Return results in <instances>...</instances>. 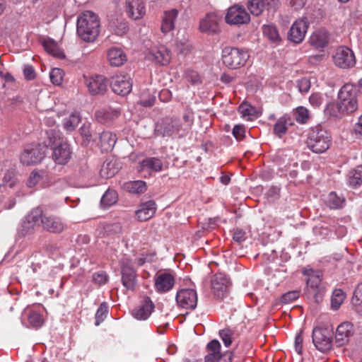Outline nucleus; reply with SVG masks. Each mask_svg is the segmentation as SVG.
<instances>
[{
    "mask_svg": "<svg viewBox=\"0 0 362 362\" xmlns=\"http://www.w3.org/2000/svg\"><path fill=\"white\" fill-rule=\"evenodd\" d=\"M292 125H293V122L291 117L284 115L276 119L273 127V133L276 136L281 139L286 134L289 126Z\"/></svg>",
    "mask_w": 362,
    "mask_h": 362,
    "instance_id": "30",
    "label": "nucleus"
},
{
    "mask_svg": "<svg viewBox=\"0 0 362 362\" xmlns=\"http://www.w3.org/2000/svg\"><path fill=\"white\" fill-rule=\"evenodd\" d=\"M359 94L360 90L357 86L350 83L344 84L338 93L337 107L339 112L348 115L356 111Z\"/></svg>",
    "mask_w": 362,
    "mask_h": 362,
    "instance_id": "3",
    "label": "nucleus"
},
{
    "mask_svg": "<svg viewBox=\"0 0 362 362\" xmlns=\"http://www.w3.org/2000/svg\"><path fill=\"white\" fill-rule=\"evenodd\" d=\"M177 120L173 119L170 123L166 124L164 127V134L167 136H170L174 133H177Z\"/></svg>",
    "mask_w": 362,
    "mask_h": 362,
    "instance_id": "52",
    "label": "nucleus"
},
{
    "mask_svg": "<svg viewBox=\"0 0 362 362\" xmlns=\"http://www.w3.org/2000/svg\"><path fill=\"white\" fill-rule=\"evenodd\" d=\"M293 117L300 124H306L310 119L308 109L303 106H299L293 110Z\"/></svg>",
    "mask_w": 362,
    "mask_h": 362,
    "instance_id": "40",
    "label": "nucleus"
},
{
    "mask_svg": "<svg viewBox=\"0 0 362 362\" xmlns=\"http://www.w3.org/2000/svg\"><path fill=\"white\" fill-rule=\"evenodd\" d=\"M41 226L45 230L56 234L62 233L66 228V225L61 217L47 214L44 215L41 220Z\"/></svg>",
    "mask_w": 362,
    "mask_h": 362,
    "instance_id": "18",
    "label": "nucleus"
},
{
    "mask_svg": "<svg viewBox=\"0 0 362 362\" xmlns=\"http://www.w3.org/2000/svg\"><path fill=\"white\" fill-rule=\"evenodd\" d=\"M290 6L295 10H299L304 7L306 0H288Z\"/></svg>",
    "mask_w": 362,
    "mask_h": 362,
    "instance_id": "62",
    "label": "nucleus"
},
{
    "mask_svg": "<svg viewBox=\"0 0 362 362\" xmlns=\"http://www.w3.org/2000/svg\"><path fill=\"white\" fill-rule=\"evenodd\" d=\"M300 296V291L298 290L291 291L284 293L279 301L281 304H288L297 300Z\"/></svg>",
    "mask_w": 362,
    "mask_h": 362,
    "instance_id": "44",
    "label": "nucleus"
},
{
    "mask_svg": "<svg viewBox=\"0 0 362 362\" xmlns=\"http://www.w3.org/2000/svg\"><path fill=\"white\" fill-rule=\"evenodd\" d=\"M344 298L345 295L341 290H334L331 298V306L332 309L337 310L343 303Z\"/></svg>",
    "mask_w": 362,
    "mask_h": 362,
    "instance_id": "42",
    "label": "nucleus"
},
{
    "mask_svg": "<svg viewBox=\"0 0 362 362\" xmlns=\"http://www.w3.org/2000/svg\"><path fill=\"white\" fill-rule=\"evenodd\" d=\"M146 57L149 60L162 66L168 65L171 59L170 52L163 45L148 49Z\"/></svg>",
    "mask_w": 362,
    "mask_h": 362,
    "instance_id": "20",
    "label": "nucleus"
},
{
    "mask_svg": "<svg viewBox=\"0 0 362 362\" xmlns=\"http://www.w3.org/2000/svg\"><path fill=\"white\" fill-rule=\"evenodd\" d=\"M44 215L46 214H43V211L40 206L32 209L23 221L19 233L22 235H26L33 230L35 226H41V220Z\"/></svg>",
    "mask_w": 362,
    "mask_h": 362,
    "instance_id": "11",
    "label": "nucleus"
},
{
    "mask_svg": "<svg viewBox=\"0 0 362 362\" xmlns=\"http://www.w3.org/2000/svg\"><path fill=\"white\" fill-rule=\"evenodd\" d=\"M349 185L353 187H357L362 185V171L354 170L351 173L349 177Z\"/></svg>",
    "mask_w": 362,
    "mask_h": 362,
    "instance_id": "46",
    "label": "nucleus"
},
{
    "mask_svg": "<svg viewBox=\"0 0 362 362\" xmlns=\"http://www.w3.org/2000/svg\"><path fill=\"white\" fill-rule=\"evenodd\" d=\"M263 35L272 42H279L281 37L274 25H264L262 26Z\"/></svg>",
    "mask_w": 362,
    "mask_h": 362,
    "instance_id": "38",
    "label": "nucleus"
},
{
    "mask_svg": "<svg viewBox=\"0 0 362 362\" xmlns=\"http://www.w3.org/2000/svg\"><path fill=\"white\" fill-rule=\"evenodd\" d=\"M94 281L99 284H105L107 281V276L104 272L93 274Z\"/></svg>",
    "mask_w": 362,
    "mask_h": 362,
    "instance_id": "61",
    "label": "nucleus"
},
{
    "mask_svg": "<svg viewBox=\"0 0 362 362\" xmlns=\"http://www.w3.org/2000/svg\"><path fill=\"white\" fill-rule=\"evenodd\" d=\"M79 131L81 136L83 139V142L86 143V144H88L90 141L92 137L90 124H83Z\"/></svg>",
    "mask_w": 362,
    "mask_h": 362,
    "instance_id": "49",
    "label": "nucleus"
},
{
    "mask_svg": "<svg viewBox=\"0 0 362 362\" xmlns=\"http://www.w3.org/2000/svg\"><path fill=\"white\" fill-rule=\"evenodd\" d=\"M23 74L27 80H33L35 77V70L30 65H27L24 67Z\"/></svg>",
    "mask_w": 362,
    "mask_h": 362,
    "instance_id": "59",
    "label": "nucleus"
},
{
    "mask_svg": "<svg viewBox=\"0 0 362 362\" xmlns=\"http://www.w3.org/2000/svg\"><path fill=\"white\" fill-rule=\"evenodd\" d=\"M298 87L301 93H307L310 88V83L306 78H302L298 81Z\"/></svg>",
    "mask_w": 362,
    "mask_h": 362,
    "instance_id": "60",
    "label": "nucleus"
},
{
    "mask_svg": "<svg viewBox=\"0 0 362 362\" xmlns=\"http://www.w3.org/2000/svg\"><path fill=\"white\" fill-rule=\"evenodd\" d=\"M108 313V305L106 303H102L95 313V325H99L106 317Z\"/></svg>",
    "mask_w": 362,
    "mask_h": 362,
    "instance_id": "45",
    "label": "nucleus"
},
{
    "mask_svg": "<svg viewBox=\"0 0 362 362\" xmlns=\"http://www.w3.org/2000/svg\"><path fill=\"white\" fill-rule=\"evenodd\" d=\"M239 111L243 117H247L248 119H251V117L254 115L255 109L248 104L242 103L239 106Z\"/></svg>",
    "mask_w": 362,
    "mask_h": 362,
    "instance_id": "50",
    "label": "nucleus"
},
{
    "mask_svg": "<svg viewBox=\"0 0 362 362\" xmlns=\"http://www.w3.org/2000/svg\"><path fill=\"white\" fill-rule=\"evenodd\" d=\"M107 59L111 66H120L127 61L125 52L119 47H110L107 52Z\"/></svg>",
    "mask_w": 362,
    "mask_h": 362,
    "instance_id": "29",
    "label": "nucleus"
},
{
    "mask_svg": "<svg viewBox=\"0 0 362 362\" xmlns=\"http://www.w3.org/2000/svg\"><path fill=\"white\" fill-rule=\"evenodd\" d=\"M42 45L46 52L49 54L59 59L64 58V53L53 40H45Z\"/></svg>",
    "mask_w": 362,
    "mask_h": 362,
    "instance_id": "36",
    "label": "nucleus"
},
{
    "mask_svg": "<svg viewBox=\"0 0 362 362\" xmlns=\"http://www.w3.org/2000/svg\"><path fill=\"white\" fill-rule=\"evenodd\" d=\"M156 252L152 249H142L140 250L139 257H137V266H142L146 263L153 261Z\"/></svg>",
    "mask_w": 362,
    "mask_h": 362,
    "instance_id": "39",
    "label": "nucleus"
},
{
    "mask_svg": "<svg viewBox=\"0 0 362 362\" xmlns=\"http://www.w3.org/2000/svg\"><path fill=\"white\" fill-rule=\"evenodd\" d=\"M307 286L315 295L320 293L322 290L320 275L319 274H315L313 272H312V274H309Z\"/></svg>",
    "mask_w": 362,
    "mask_h": 362,
    "instance_id": "37",
    "label": "nucleus"
},
{
    "mask_svg": "<svg viewBox=\"0 0 362 362\" xmlns=\"http://www.w3.org/2000/svg\"><path fill=\"white\" fill-rule=\"evenodd\" d=\"M225 21L230 25H242L248 23L250 17L244 7L234 5L228 9Z\"/></svg>",
    "mask_w": 362,
    "mask_h": 362,
    "instance_id": "13",
    "label": "nucleus"
},
{
    "mask_svg": "<svg viewBox=\"0 0 362 362\" xmlns=\"http://www.w3.org/2000/svg\"><path fill=\"white\" fill-rule=\"evenodd\" d=\"M230 284V279L225 274H216L211 279L214 295L218 298H223L228 293Z\"/></svg>",
    "mask_w": 362,
    "mask_h": 362,
    "instance_id": "16",
    "label": "nucleus"
},
{
    "mask_svg": "<svg viewBox=\"0 0 362 362\" xmlns=\"http://www.w3.org/2000/svg\"><path fill=\"white\" fill-rule=\"evenodd\" d=\"M46 176V172L33 170L27 181V185L29 187H35L44 177Z\"/></svg>",
    "mask_w": 362,
    "mask_h": 362,
    "instance_id": "43",
    "label": "nucleus"
},
{
    "mask_svg": "<svg viewBox=\"0 0 362 362\" xmlns=\"http://www.w3.org/2000/svg\"><path fill=\"white\" fill-rule=\"evenodd\" d=\"M325 203L331 209H338L345 205L346 199L343 196L338 195L335 192H331L325 199Z\"/></svg>",
    "mask_w": 362,
    "mask_h": 362,
    "instance_id": "34",
    "label": "nucleus"
},
{
    "mask_svg": "<svg viewBox=\"0 0 362 362\" xmlns=\"http://www.w3.org/2000/svg\"><path fill=\"white\" fill-rule=\"evenodd\" d=\"M233 335V332L229 328H225L219 331V336L226 347L231 345Z\"/></svg>",
    "mask_w": 362,
    "mask_h": 362,
    "instance_id": "48",
    "label": "nucleus"
},
{
    "mask_svg": "<svg viewBox=\"0 0 362 362\" xmlns=\"http://www.w3.org/2000/svg\"><path fill=\"white\" fill-rule=\"evenodd\" d=\"M279 4V0H249L247 7L252 15L258 16L264 10L275 12Z\"/></svg>",
    "mask_w": 362,
    "mask_h": 362,
    "instance_id": "15",
    "label": "nucleus"
},
{
    "mask_svg": "<svg viewBox=\"0 0 362 362\" xmlns=\"http://www.w3.org/2000/svg\"><path fill=\"white\" fill-rule=\"evenodd\" d=\"M85 83L90 94L93 95H103L107 90V80L101 75H95L89 77L83 76Z\"/></svg>",
    "mask_w": 362,
    "mask_h": 362,
    "instance_id": "17",
    "label": "nucleus"
},
{
    "mask_svg": "<svg viewBox=\"0 0 362 362\" xmlns=\"http://www.w3.org/2000/svg\"><path fill=\"white\" fill-rule=\"evenodd\" d=\"M47 147L41 144H28L20 155V161L23 165H36L45 156Z\"/></svg>",
    "mask_w": 362,
    "mask_h": 362,
    "instance_id": "8",
    "label": "nucleus"
},
{
    "mask_svg": "<svg viewBox=\"0 0 362 362\" xmlns=\"http://www.w3.org/2000/svg\"><path fill=\"white\" fill-rule=\"evenodd\" d=\"M334 64L341 69H350L356 64V57L353 51L346 46L337 47L333 55Z\"/></svg>",
    "mask_w": 362,
    "mask_h": 362,
    "instance_id": "10",
    "label": "nucleus"
},
{
    "mask_svg": "<svg viewBox=\"0 0 362 362\" xmlns=\"http://www.w3.org/2000/svg\"><path fill=\"white\" fill-rule=\"evenodd\" d=\"M81 120L80 113L76 111L72 112L63 119L62 125L66 131L72 132L76 128Z\"/></svg>",
    "mask_w": 362,
    "mask_h": 362,
    "instance_id": "35",
    "label": "nucleus"
},
{
    "mask_svg": "<svg viewBox=\"0 0 362 362\" xmlns=\"http://www.w3.org/2000/svg\"><path fill=\"white\" fill-rule=\"evenodd\" d=\"M146 14V6L144 2L137 0V19L142 18Z\"/></svg>",
    "mask_w": 362,
    "mask_h": 362,
    "instance_id": "64",
    "label": "nucleus"
},
{
    "mask_svg": "<svg viewBox=\"0 0 362 362\" xmlns=\"http://www.w3.org/2000/svg\"><path fill=\"white\" fill-rule=\"evenodd\" d=\"M110 84L112 91L122 96L128 95L132 88V83L129 78L123 75L112 76Z\"/></svg>",
    "mask_w": 362,
    "mask_h": 362,
    "instance_id": "22",
    "label": "nucleus"
},
{
    "mask_svg": "<svg viewBox=\"0 0 362 362\" xmlns=\"http://www.w3.org/2000/svg\"><path fill=\"white\" fill-rule=\"evenodd\" d=\"M309 22L306 17H302L294 21L288 34V38L291 42L299 44L305 38Z\"/></svg>",
    "mask_w": 362,
    "mask_h": 362,
    "instance_id": "14",
    "label": "nucleus"
},
{
    "mask_svg": "<svg viewBox=\"0 0 362 362\" xmlns=\"http://www.w3.org/2000/svg\"><path fill=\"white\" fill-rule=\"evenodd\" d=\"M220 17L215 13H209L201 19L199 22V30L202 33L209 34H216L219 32L218 21Z\"/></svg>",
    "mask_w": 362,
    "mask_h": 362,
    "instance_id": "25",
    "label": "nucleus"
},
{
    "mask_svg": "<svg viewBox=\"0 0 362 362\" xmlns=\"http://www.w3.org/2000/svg\"><path fill=\"white\" fill-rule=\"evenodd\" d=\"M157 206L154 200L141 201L137 206V221H146L154 216Z\"/></svg>",
    "mask_w": 362,
    "mask_h": 362,
    "instance_id": "26",
    "label": "nucleus"
},
{
    "mask_svg": "<svg viewBox=\"0 0 362 362\" xmlns=\"http://www.w3.org/2000/svg\"><path fill=\"white\" fill-rule=\"evenodd\" d=\"M136 5V0H126L125 3V11L127 16L130 18H133L134 15V6Z\"/></svg>",
    "mask_w": 362,
    "mask_h": 362,
    "instance_id": "57",
    "label": "nucleus"
},
{
    "mask_svg": "<svg viewBox=\"0 0 362 362\" xmlns=\"http://www.w3.org/2000/svg\"><path fill=\"white\" fill-rule=\"evenodd\" d=\"M118 196L115 190L107 189L102 197L100 203L104 207H109L117 202Z\"/></svg>",
    "mask_w": 362,
    "mask_h": 362,
    "instance_id": "41",
    "label": "nucleus"
},
{
    "mask_svg": "<svg viewBox=\"0 0 362 362\" xmlns=\"http://www.w3.org/2000/svg\"><path fill=\"white\" fill-rule=\"evenodd\" d=\"M117 142L116 134L110 132H103L100 136V146L102 151H111Z\"/></svg>",
    "mask_w": 362,
    "mask_h": 362,
    "instance_id": "33",
    "label": "nucleus"
},
{
    "mask_svg": "<svg viewBox=\"0 0 362 362\" xmlns=\"http://www.w3.org/2000/svg\"><path fill=\"white\" fill-rule=\"evenodd\" d=\"M232 134L238 141H240L245 137V128L242 124L235 125Z\"/></svg>",
    "mask_w": 362,
    "mask_h": 362,
    "instance_id": "51",
    "label": "nucleus"
},
{
    "mask_svg": "<svg viewBox=\"0 0 362 362\" xmlns=\"http://www.w3.org/2000/svg\"><path fill=\"white\" fill-rule=\"evenodd\" d=\"M354 332V326L351 322H344L341 323L337 327L335 334V341L337 345L341 346L348 343Z\"/></svg>",
    "mask_w": 362,
    "mask_h": 362,
    "instance_id": "27",
    "label": "nucleus"
},
{
    "mask_svg": "<svg viewBox=\"0 0 362 362\" xmlns=\"http://www.w3.org/2000/svg\"><path fill=\"white\" fill-rule=\"evenodd\" d=\"M72 151L66 141L56 144L52 148V159L58 165L66 164L71 158Z\"/></svg>",
    "mask_w": 362,
    "mask_h": 362,
    "instance_id": "19",
    "label": "nucleus"
},
{
    "mask_svg": "<svg viewBox=\"0 0 362 362\" xmlns=\"http://www.w3.org/2000/svg\"><path fill=\"white\" fill-rule=\"evenodd\" d=\"M122 281L128 290L134 291L136 287V273L131 260L124 259L122 261Z\"/></svg>",
    "mask_w": 362,
    "mask_h": 362,
    "instance_id": "21",
    "label": "nucleus"
},
{
    "mask_svg": "<svg viewBox=\"0 0 362 362\" xmlns=\"http://www.w3.org/2000/svg\"><path fill=\"white\" fill-rule=\"evenodd\" d=\"M329 42V33L325 28L319 29L311 35L309 42L313 47L320 49L325 47Z\"/></svg>",
    "mask_w": 362,
    "mask_h": 362,
    "instance_id": "31",
    "label": "nucleus"
},
{
    "mask_svg": "<svg viewBox=\"0 0 362 362\" xmlns=\"http://www.w3.org/2000/svg\"><path fill=\"white\" fill-rule=\"evenodd\" d=\"M303 341V339L302 334L298 333V334H296V336L295 337L294 346H295V350L298 354H300L302 352Z\"/></svg>",
    "mask_w": 362,
    "mask_h": 362,
    "instance_id": "58",
    "label": "nucleus"
},
{
    "mask_svg": "<svg viewBox=\"0 0 362 362\" xmlns=\"http://www.w3.org/2000/svg\"><path fill=\"white\" fill-rule=\"evenodd\" d=\"M175 274L171 269H160L154 276V288L159 293H165L173 289Z\"/></svg>",
    "mask_w": 362,
    "mask_h": 362,
    "instance_id": "9",
    "label": "nucleus"
},
{
    "mask_svg": "<svg viewBox=\"0 0 362 362\" xmlns=\"http://www.w3.org/2000/svg\"><path fill=\"white\" fill-rule=\"evenodd\" d=\"M309 101L313 106L318 107L322 103V98L319 94H313L310 96Z\"/></svg>",
    "mask_w": 362,
    "mask_h": 362,
    "instance_id": "63",
    "label": "nucleus"
},
{
    "mask_svg": "<svg viewBox=\"0 0 362 362\" xmlns=\"http://www.w3.org/2000/svg\"><path fill=\"white\" fill-rule=\"evenodd\" d=\"M100 21L98 16L91 11L82 12L77 18V33L85 42H94L98 37Z\"/></svg>",
    "mask_w": 362,
    "mask_h": 362,
    "instance_id": "1",
    "label": "nucleus"
},
{
    "mask_svg": "<svg viewBox=\"0 0 362 362\" xmlns=\"http://www.w3.org/2000/svg\"><path fill=\"white\" fill-rule=\"evenodd\" d=\"M247 238L246 233L242 229L236 230L233 235V239L234 241L241 243L245 241Z\"/></svg>",
    "mask_w": 362,
    "mask_h": 362,
    "instance_id": "56",
    "label": "nucleus"
},
{
    "mask_svg": "<svg viewBox=\"0 0 362 362\" xmlns=\"http://www.w3.org/2000/svg\"><path fill=\"white\" fill-rule=\"evenodd\" d=\"M177 15L178 11L175 8L164 11L160 27L162 33L165 34L174 29Z\"/></svg>",
    "mask_w": 362,
    "mask_h": 362,
    "instance_id": "32",
    "label": "nucleus"
},
{
    "mask_svg": "<svg viewBox=\"0 0 362 362\" xmlns=\"http://www.w3.org/2000/svg\"><path fill=\"white\" fill-rule=\"evenodd\" d=\"M331 134L320 125L310 127L307 132L305 144L313 153H325L332 145Z\"/></svg>",
    "mask_w": 362,
    "mask_h": 362,
    "instance_id": "2",
    "label": "nucleus"
},
{
    "mask_svg": "<svg viewBox=\"0 0 362 362\" xmlns=\"http://www.w3.org/2000/svg\"><path fill=\"white\" fill-rule=\"evenodd\" d=\"M120 115V109L112 107H105L96 110L95 112L96 120L105 125H111Z\"/></svg>",
    "mask_w": 362,
    "mask_h": 362,
    "instance_id": "23",
    "label": "nucleus"
},
{
    "mask_svg": "<svg viewBox=\"0 0 362 362\" xmlns=\"http://www.w3.org/2000/svg\"><path fill=\"white\" fill-rule=\"evenodd\" d=\"M64 76V72L61 69L54 68L52 69L49 77L53 84L59 86L62 83Z\"/></svg>",
    "mask_w": 362,
    "mask_h": 362,
    "instance_id": "47",
    "label": "nucleus"
},
{
    "mask_svg": "<svg viewBox=\"0 0 362 362\" xmlns=\"http://www.w3.org/2000/svg\"><path fill=\"white\" fill-rule=\"evenodd\" d=\"M122 189L124 192L129 194L136 193V181H128L123 183Z\"/></svg>",
    "mask_w": 362,
    "mask_h": 362,
    "instance_id": "54",
    "label": "nucleus"
},
{
    "mask_svg": "<svg viewBox=\"0 0 362 362\" xmlns=\"http://www.w3.org/2000/svg\"><path fill=\"white\" fill-rule=\"evenodd\" d=\"M163 162L162 160L156 157H150L142 160L139 166L138 172L141 174L145 171L147 172V175L144 173L141 175V177H147L151 175V171L158 173L163 170Z\"/></svg>",
    "mask_w": 362,
    "mask_h": 362,
    "instance_id": "24",
    "label": "nucleus"
},
{
    "mask_svg": "<svg viewBox=\"0 0 362 362\" xmlns=\"http://www.w3.org/2000/svg\"><path fill=\"white\" fill-rule=\"evenodd\" d=\"M155 305L148 296H142L137 305V320H147L153 312Z\"/></svg>",
    "mask_w": 362,
    "mask_h": 362,
    "instance_id": "28",
    "label": "nucleus"
},
{
    "mask_svg": "<svg viewBox=\"0 0 362 362\" xmlns=\"http://www.w3.org/2000/svg\"><path fill=\"white\" fill-rule=\"evenodd\" d=\"M333 327L330 325H321L313 330V341L315 347L321 351L329 350L332 345Z\"/></svg>",
    "mask_w": 362,
    "mask_h": 362,
    "instance_id": "6",
    "label": "nucleus"
},
{
    "mask_svg": "<svg viewBox=\"0 0 362 362\" xmlns=\"http://www.w3.org/2000/svg\"><path fill=\"white\" fill-rule=\"evenodd\" d=\"M183 120L185 122V127H184V132H188L193 124V113L192 112H186L183 115Z\"/></svg>",
    "mask_w": 362,
    "mask_h": 362,
    "instance_id": "55",
    "label": "nucleus"
},
{
    "mask_svg": "<svg viewBox=\"0 0 362 362\" xmlns=\"http://www.w3.org/2000/svg\"><path fill=\"white\" fill-rule=\"evenodd\" d=\"M352 300L355 304L362 303V282L356 287Z\"/></svg>",
    "mask_w": 362,
    "mask_h": 362,
    "instance_id": "53",
    "label": "nucleus"
},
{
    "mask_svg": "<svg viewBox=\"0 0 362 362\" xmlns=\"http://www.w3.org/2000/svg\"><path fill=\"white\" fill-rule=\"evenodd\" d=\"M221 345L218 340L213 339L210 341L206 346L205 361L204 362H218L223 361H231L233 360H247V358H243L240 352V347L238 346L233 351H226L221 353Z\"/></svg>",
    "mask_w": 362,
    "mask_h": 362,
    "instance_id": "4",
    "label": "nucleus"
},
{
    "mask_svg": "<svg viewBox=\"0 0 362 362\" xmlns=\"http://www.w3.org/2000/svg\"><path fill=\"white\" fill-rule=\"evenodd\" d=\"M44 309L40 305L27 306L23 311L21 322L27 327L38 329L44 322Z\"/></svg>",
    "mask_w": 362,
    "mask_h": 362,
    "instance_id": "7",
    "label": "nucleus"
},
{
    "mask_svg": "<svg viewBox=\"0 0 362 362\" xmlns=\"http://www.w3.org/2000/svg\"><path fill=\"white\" fill-rule=\"evenodd\" d=\"M175 300L180 308L194 310L197 305V294L194 289L182 288L177 292Z\"/></svg>",
    "mask_w": 362,
    "mask_h": 362,
    "instance_id": "12",
    "label": "nucleus"
},
{
    "mask_svg": "<svg viewBox=\"0 0 362 362\" xmlns=\"http://www.w3.org/2000/svg\"><path fill=\"white\" fill-rule=\"evenodd\" d=\"M250 57L245 49L226 47L221 53L223 64L230 69H238L244 66Z\"/></svg>",
    "mask_w": 362,
    "mask_h": 362,
    "instance_id": "5",
    "label": "nucleus"
}]
</instances>
